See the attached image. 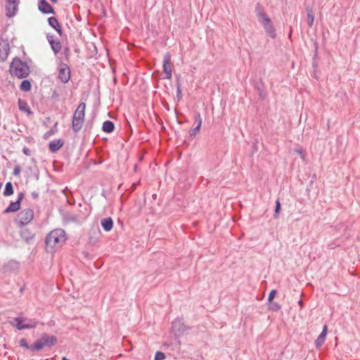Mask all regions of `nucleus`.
Listing matches in <instances>:
<instances>
[{"label": "nucleus", "mask_w": 360, "mask_h": 360, "mask_svg": "<svg viewBox=\"0 0 360 360\" xmlns=\"http://www.w3.org/2000/svg\"><path fill=\"white\" fill-rule=\"evenodd\" d=\"M65 231L62 229L51 231L45 238L46 250L52 252L54 248L61 246L66 240Z\"/></svg>", "instance_id": "obj_1"}, {"label": "nucleus", "mask_w": 360, "mask_h": 360, "mask_svg": "<svg viewBox=\"0 0 360 360\" xmlns=\"http://www.w3.org/2000/svg\"><path fill=\"white\" fill-rule=\"evenodd\" d=\"M9 72L12 77L23 79L29 76L30 70L26 62L16 57L10 65Z\"/></svg>", "instance_id": "obj_2"}, {"label": "nucleus", "mask_w": 360, "mask_h": 360, "mask_svg": "<svg viewBox=\"0 0 360 360\" xmlns=\"http://www.w3.org/2000/svg\"><path fill=\"white\" fill-rule=\"evenodd\" d=\"M86 104L82 102L75 111L72 120V129L75 133L79 132L83 127L85 117Z\"/></svg>", "instance_id": "obj_3"}, {"label": "nucleus", "mask_w": 360, "mask_h": 360, "mask_svg": "<svg viewBox=\"0 0 360 360\" xmlns=\"http://www.w3.org/2000/svg\"><path fill=\"white\" fill-rule=\"evenodd\" d=\"M57 342V338L54 335H49L43 333L39 339H37L32 344L33 352L41 350L44 347H51Z\"/></svg>", "instance_id": "obj_4"}, {"label": "nucleus", "mask_w": 360, "mask_h": 360, "mask_svg": "<svg viewBox=\"0 0 360 360\" xmlns=\"http://www.w3.org/2000/svg\"><path fill=\"white\" fill-rule=\"evenodd\" d=\"M34 217V211L27 208L22 210L18 213L15 219V222L18 226H24L29 224Z\"/></svg>", "instance_id": "obj_5"}, {"label": "nucleus", "mask_w": 360, "mask_h": 360, "mask_svg": "<svg viewBox=\"0 0 360 360\" xmlns=\"http://www.w3.org/2000/svg\"><path fill=\"white\" fill-rule=\"evenodd\" d=\"M26 320L24 317H16L13 319L11 324L19 330L34 328L37 326V322L34 320H30L29 323H23Z\"/></svg>", "instance_id": "obj_6"}, {"label": "nucleus", "mask_w": 360, "mask_h": 360, "mask_svg": "<svg viewBox=\"0 0 360 360\" xmlns=\"http://www.w3.org/2000/svg\"><path fill=\"white\" fill-rule=\"evenodd\" d=\"M58 79L62 83H67L70 79V69L69 66L64 63H60L58 66Z\"/></svg>", "instance_id": "obj_7"}, {"label": "nucleus", "mask_w": 360, "mask_h": 360, "mask_svg": "<svg viewBox=\"0 0 360 360\" xmlns=\"http://www.w3.org/2000/svg\"><path fill=\"white\" fill-rule=\"evenodd\" d=\"M263 26L266 34L271 39H276V32L270 18H265L262 21L259 22Z\"/></svg>", "instance_id": "obj_8"}, {"label": "nucleus", "mask_w": 360, "mask_h": 360, "mask_svg": "<svg viewBox=\"0 0 360 360\" xmlns=\"http://www.w3.org/2000/svg\"><path fill=\"white\" fill-rule=\"evenodd\" d=\"M188 328L180 319H176L172 323V331L177 337L181 335Z\"/></svg>", "instance_id": "obj_9"}, {"label": "nucleus", "mask_w": 360, "mask_h": 360, "mask_svg": "<svg viewBox=\"0 0 360 360\" xmlns=\"http://www.w3.org/2000/svg\"><path fill=\"white\" fill-rule=\"evenodd\" d=\"M19 4V0H6V15L9 18L14 16Z\"/></svg>", "instance_id": "obj_10"}, {"label": "nucleus", "mask_w": 360, "mask_h": 360, "mask_svg": "<svg viewBox=\"0 0 360 360\" xmlns=\"http://www.w3.org/2000/svg\"><path fill=\"white\" fill-rule=\"evenodd\" d=\"M163 72L165 74L164 79H170L172 78L171 55L169 53H167L164 56Z\"/></svg>", "instance_id": "obj_11"}, {"label": "nucleus", "mask_w": 360, "mask_h": 360, "mask_svg": "<svg viewBox=\"0 0 360 360\" xmlns=\"http://www.w3.org/2000/svg\"><path fill=\"white\" fill-rule=\"evenodd\" d=\"M21 229L20 231V234L21 238L25 240L27 243H30L34 238V233L30 229L24 226H20Z\"/></svg>", "instance_id": "obj_12"}, {"label": "nucleus", "mask_w": 360, "mask_h": 360, "mask_svg": "<svg viewBox=\"0 0 360 360\" xmlns=\"http://www.w3.org/2000/svg\"><path fill=\"white\" fill-rule=\"evenodd\" d=\"M38 8L44 14L55 13L53 8L46 0H39Z\"/></svg>", "instance_id": "obj_13"}, {"label": "nucleus", "mask_w": 360, "mask_h": 360, "mask_svg": "<svg viewBox=\"0 0 360 360\" xmlns=\"http://www.w3.org/2000/svg\"><path fill=\"white\" fill-rule=\"evenodd\" d=\"M10 51L9 44L7 41H0V60L5 61Z\"/></svg>", "instance_id": "obj_14"}, {"label": "nucleus", "mask_w": 360, "mask_h": 360, "mask_svg": "<svg viewBox=\"0 0 360 360\" xmlns=\"http://www.w3.org/2000/svg\"><path fill=\"white\" fill-rule=\"evenodd\" d=\"M328 332V326L327 325H324L323 327L322 332L318 336V338L315 340L314 344L316 349H320L322 345L324 344L326 338V335Z\"/></svg>", "instance_id": "obj_15"}, {"label": "nucleus", "mask_w": 360, "mask_h": 360, "mask_svg": "<svg viewBox=\"0 0 360 360\" xmlns=\"http://www.w3.org/2000/svg\"><path fill=\"white\" fill-rule=\"evenodd\" d=\"M46 38L54 53H58L62 48L61 43L58 40H54L53 36L50 34H47Z\"/></svg>", "instance_id": "obj_16"}, {"label": "nucleus", "mask_w": 360, "mask_h": 360, "mask_svg": "<svg viewBox=\"0 0 360 360\" xmlns=\"http://www.w3.org/2000/svg\"><path fill=\"white\" fill-rule=\"evenodd\" d=\"M48 23L49 25L53 28L60 36H62L63 32V30L61 28V26L58 22V20L56 19V17H50L48 18Z\"/></svg>", "instance_id": "obj_17"}, {"label": "nucleus", "mask_w": 360, "mask_h": 360, "mask_svg": "<svg viewBox=\"0 0 360 360\" xmlns=\"http://www.w3.org/2000/svg\"><path fill=\"white\" fill-rule=\"evenodd\" d=\"M64 145V141L61 139H54L49 144V150L52 153H56Z\"/></svg>", "instance_id": "obj_18"}, {"label": "nucleus", "mask_w": 360, "mask_h": 360, "mask_svg": "<svg viewBox=\"0 0 360 360\" xmlns=\"http://www.w3.org/2000/svg\"><path fill=\"white\" fill-rule=\"evenodd\" d=\"M255 13L259 22L262 21L265 18H269L264 11V7L259 3H257L255 6Z\"/></svg>", "instance_id": "obj_19"}, {"label": "nucleus", "mask_w": 360, "mask_h": 360, "mask_svg": "<svg viewBox=\"0 0 360 360\" xmlns=\"http://www.w3.org/2000/svg\"><path fill=\"white\" fill-rule=\"evenodd\" d=\"M113 220L111 217L103 218L101 221V225L104 231H110L113 227Z\"/></svg>", "instance_id": "obj_20"}, {"label": "nucleus", "mask_w": 360, "mask_h": 360, "mask_svg": "<svg viewBox=\"0 0 360 360\" xmlns=\"http://www.w3.org/2000/svg\"><path fill=\"white\" fill-rule=\"evenodd\" d=\"M20 209V202L15 201L11 202L10 205L4 210V213L15 212Z\"/></svg>", "instance_id": "obj_21"}, {"label": "nucleus", "mask_w": 360, "mask_h": 360, "mask_svg": "<svg viewBox=\"0 0 360 360\" xmlns=\"http://www.w3.org/2000/svg\"><path fill=\"white\" fill-rule=\"evenodd\" d=\"M18 108L20 111L26 112L28 115H32L33 112L28 106L26 101L19 99L18 100Z\"/></svg>", "instance_id": "obj_22"}, {"label": "nucleus", "mask_w": 360, "mask_h": 360, "mask_svg": "<svg viewBox=\"0 0 360 360\" xmlns=\"http://www.w3.org/2000/svg\"><path fill=\"white\" fill-rule=\"evenodd\" d=\"M115 129V124L110 120H106L103 123L102 130L105 133H112Z\"/></svg>", "instance_id": "obj_23"}, {"label": "nucleus", "mask_w": 360, "mask_h": 360, "mask_svg": "<svg viewBox=\"0 0 360 360\" xmlns=\"http://www.w3.org/2000/svg\"><path fill=\"white\" fill-rule=\"evenodd\" d=\"M97 235H100V231L98 230H91L89 232V243L96 244L98 240Z\"/></svg>", "instance_id": "obj_24"}, {"label": "nucleus", "mask_w": 360, "mask_h": 360, "mask_svg": "<svg viewBox=\"0 0 360 360\" xmlns=\"http://www.w3.org/2000/svg\"><path fill=\"white\" fill-rule=\"evenodd\" d=\"M14 193L13 184L11 182H7L5 185V188L4 191V196H10L13 195Z\"/></svg>", "instance_id": "obj_25"}, {"label": "nucleus", "mask_w": 360, "mask_h": 360, "mask_svg": "<svg viewBox=\"0 0 360 360\" xmlns=\"http://www.w3.org/2000/svg\"><path fill=\"white\" fill-rule=\"evenodd\" d=\"M31 82L27 79H24L20 85V89L22 91H29L31 89Z\"/></svg>", "instance_id": "obj_26"}, {"label": "nucleus", "mask_w": 360, "mask_h": 360, "mask_svg": "<svg viewBox=\"0 0 360 360\" xmlns=\"http://www.w3.org/2000/svg\"><path fill=\"white\" fill-rule=\"evenodd\" d=\"M307 14V18H308V24L309 27H312L314 25V16L313 14L312 9L311 8L307 7L306 8Z\"/></svg>", "instance_id": "obj_27"}, {"label": "nucleus", "mask_w": 360, "mask_h": 360, "mask_svg": "<svg viewBox=\"0 0 360 360\" xmlns=\"http://www.w3.org/2000/svg\"><path fill=\"white\" fill-rule=\"evenodd\" d=\"M268 309L272 311H278L281 309V306L274 300L271 302H269Z\"/></svg>", "instance_id": "obj_28"}, {"label": "nucleus", "mask_w": 360, "mask_h": 360, "mask_svg": "<svg viewBox=\"0 0 360 360\" xmlns=\"http://www.w3.org/2000/svg\"><path fill=\"white\" fill-rule=\"evenodd\" d=\"M19 345L20 347H22L27 349H30L31 352H33V349H32V345H29L26 339H25V338L20 339L19 341Z\"/></svg>", "instance_id": "obj_29"}, {"label": "nucleus", "mask_w": 360, "mask_h": 360, "mask_svg": "<svg viewBox=\"0 0 360 360\" xmlns=\"http://www.w3.org/2000/svg\"><path fill=\"white\" fill-rule=\"evenodd\" d=\"M61 89H56L52 90L51 98L54 101H58L60 96Z\"/></svg>", "instance_id": "obj_30"}, {"label": "nucleus", "mask_w": 360, "mask_h": 360, "mask_svg": "<svg viewBox=\"0 0 360 360\" xmlns=\"http://www.w3.org/2000/svg\"><path fill=\"white\" fill-rule=\"evenodd\" d=\"M281 202H280V200L279 199H278L276 201V206H275V210H274V217L275 218H277L279 215V212L281 210Z\"/></svg>", "instance_id": "obj_31"}, {"label": "nucleus", "mask_w": 360, "mask_h": 360, "mask_svg": "<svg viewBox=\"0 0 360 360\" xmlns=\"http://www.w3.org/2000/svg\"><path fill=\"white\" fill-rule=\"evenodd\" d=\"M165 359V354L160 351L155 353L154 360H164Z\"/></svg>", "instance_id": "obj_32"}, {"label": "nucleus", "mask_w": 360, "mask_h": 360, "mask_svg": "<svg viewBox=\"0 0 360 360\" xmlns=\"http://www.w3.org/2000/svg\"><path fill=\"white\" fill-rule=\"evenodd\" d=\"M195 122L197 123V127L200 128L202 125V118L200 113L195 114Z\"/></svg>", "instance_id": "obj_33"}, {"label": "nucleus", "mask_w": 360, "mask_h": 360, "mask_svg": "<svg viewBox=\"0 0 360 360\" xmlns=\"http://www.w3.org/2000/svg\"><path fill=\"white\" fill-rule=\"evenodd\" d=\"M276 293H277V290L276 289H273L270 291L269 296H268V302H271V301L274 300Z\"/></svg>", "instance_id": "obj_34"}, {"label": "nucleus", "mask_w": 360, "mask_h": 360, "mask_svg": "<svg viewBox=\"0 0 360 360\" xmlns=\"http://www.w3.org/2000/svg\"><path fill=\"white\" fill-rule=\"evenodd\" d=\"M200 129L199 127H198L197 126L193 128L192 130L190 131L189 132V136L191 139H193L196 134L200 131Z\"/></svg>", "instance_id": "obj_35"}, {"label": "nucleus", "mask_w": 360, "mask_h": 360, "mask_svg": "<svg viewBox=\"0 0 360 360\" xmlns=\"http://www.w3.org/2000/svg\"><path fill=\"white\" fill-rule=\"evenodd\" d=\"M21 172V167L19 165H17L15 166L13 172V175L14 176H19L20 173Z\"/></svg>", "instance_id": "obj_36"}, {"label": "nucleus", "mask_w": 360, "mask_h": 360, "mask_svg": "<svg viewBox=\"0 0 360 360\" xmlns=\"http://www.w3.org/2000/svg\"><path fill=\"white\" fill-rule=\"evenodd\" d=\"M54 134H55V131L53 129H51L50 130H49L47 132H46L44 134V138L46 139L49 136H51V135H53Z\"/></svg>", "instance_id": "obj_37"}, {"label": "nucleus", "mask_w": 360, "mask_h": 360, "mask_svg": "<svg viewBox=\"0 0 360 360\" xmlns=\"http://www.w3.org/2000/svg\"><path fill=\"white\" fill-rule=\"evenodd\" d=\"M176 96L179 98V100H180L182 98L181 87H180L179 84L176 87Z\"/></svg>", "instance_id": "obj_38"}, {"label": "nucleus", "mask_w": 360, "mask_h": 360, "mask_svg": "<svg viewBox=\"0 0 360 360\" xmlns=\"http://www.w3.org/2000/svg\"><path fill=\"white\" fill-rule=\"evenodd\" d=\"M93 127V122H88L85 126V131H90Z\"/></svg>", "instance_id": "obj_39"}, {"label": "nucleus", "mask_w": 360, "mask_h": 360, "mask_svg": "<svg viewBox=\"0 0 360 360\" xmlns=\"http://www.w3.org/2000/svg\"><path fill=\"white\" fill-rule=\"evenodd\" d=\"M24 196H25L24 193H22V192L19 193L18 195V199L16 201L20 202V204H21V202L24 198Z\"/></svg>", "instance_id": "obj_40"}, {"label": "nucleus", "mask_w": 360, "mask_h": 360, "mask_svg": "<svg viewBox=\"0 0 360 360\" xmlns=\"http://www.w3.org/2000/svg\"><path fill=\"white\" fill-rule=\"evenodd\" d=\"M179 84L180 85V87H181V79L180 75H178L176 79V87L178 86Z\"/></svg>", "instance_id": "obj_41"}, {"label": "nucleus", "mask_w": 360, "mask_h": 360, "mask_svg": "<svg viewBox=\"0 0 360 360\" xmlns=\"http://www.w3.org/2000/svg\"><path fill=\"white\" fill-rule=\"evenodd\" d=\"M296 152H297L300 155L302 159L304 160L305 155H304V152L302 150L297 149V150H296Z\"/></svg>", "instance_id": "obj_42"}, {"label": "nucleus", "mask_w": 360, "mask_h": 360, "mask_svg": "<svg viewBox=\"0 0 360 360\" xmlns=\"http://www.w3.org/2000/svg\"><path fill=\"white\" fill-rule=\"evenodd\" d=\"M64 54L65 55L66 57H68V56L70 54V49L68 47H65Z\"/></svg>", "instance_id": "obj_43"}, {"label": "nucleus", "mask_w": 360, "mask_h": 360, "mask_svg": "<svg viewBox=\"0 0 360 360\" xmlns=\"http://www.w3.org/2000/svg\"><path fill=\"white\" fill-rule=\"evenodd\" d=\"M139 184H140V181H138V182H136V183H134V184H132V185H131V189H132V191H134V190L136 188V186H137L138 185H139Z\"/></svg>", "instance_id": "obj_44"}, {"label": "nucleus", "mask_w": 360, "mask_h": 360, "mask_svg": "<svg viewBox=\"0 0 360 360\" xmlns=\"http://www.w3.org/2000/svg\"><path fill=\"white\" fill-rule=\"evenodd\" d=\"M22 151H23L24 154H25L26 155H30V151L27 148H24Z\"/></svg>", "instance_id": "obj_45"}, {"label": "nucleus", "mask_w": 360, "mask_h": 360, "mask_svg": "<svg viewBox=\"0 0 360 360\" xmlns=\"http://www.w3.org/2000/svg\"><path fill=\"white\" fill-rule=\"evenodd\" d=\"M32 197L34 199H37L39 197V195H38V193L37 192H32Z\"/></svg>", "instance_id": "obj_46"}, {"label": "nucleus", "mask_w": 360, "mask_h": 360, "mask_svg": "<svg viewBox=\"0 0 360 360\" xmlns=\"http://www.w3.org/2000/svg\"><path fill=\"white\" fill-rule=\"evenodd\" d=\"M69 220L72 221H77V218L76 217H72L69 219Z\"/></svg>", "instance_id": "obj_47"}, {"label": "nucleus", "mask_w": 360, "mask_h": 360, "mask_svg": "<svg viewBox=\"0 0 360 360\" xmlns=\"http://www.w3.org/2000/svg\"><path fill=\"white\" fill-rule=\"evenodd\" d=\"M298 304L299 305L302 307L303 304H304V302L302 300H300L299 302H298Z\"/></svg>", "instance_id": "obj_48"}, {"label": "nucleus", "mask_w": 360, "mask_h": 360, "mask_svg": "<svg viewBox=\"0 0 360 360\" xmlns=\"http://www.w3.org/2000/svg\"><path fill=\"white\" fill-rule=\"evenodd\" d=\"M52 3L56 4L58 0H50Z\"/></svg>", "instance_id": "obj_49"}, {"label": "nucleus", "mask_w": 360, "mask_h": 360, "mask_svg": "<svg viewBox=\"0 0 360 360\" xmlns=\"http://www.w3.org/2000/svg\"><path fill=\"white\" fill-rule=\"evenodd\" d=\"M137 169V165H134V171H136Z\"/></svg>", "instance_id": "obj_50"}]
</instances>
